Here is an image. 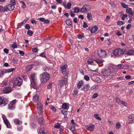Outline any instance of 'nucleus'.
Masks as SVG:
<instances>
[{
  "instance_id": "obj_28",
  "label": "nucleus",
  "mask_w": 134,
  "mask_h": 134,
  "mask_svg": "<svg viewBox=\"0 0 134 134\" xmlns=\"http://www.w3.org/2000/svg\"><path fill=\"white\" fill-rule=\"evenodd\" d=\"M87 18L88 20H91L92 18V15L91 13H89L87 14Z\"/></svg>"
},
{
  "instance_id": "obj_11",
  "label": "nucleus",
  "mask_w": 134,
  "mask_h": 134,
  "mask_svg": "<svg viewBox=\"0 0 134 134\" xmlns=\"http://www.w3.org/2000/svg\"><path fill=\"white\" fill-rule=\"evenodd\" d=\"M16 102V100H14L12 101L8 105V108L10 110H13L14 109L15 104Z\"/></svg>"
},
{
  "instance_id": "obj_21",
  "label": "nucleus",
  "mask_w": 134,
  "mask_h": 134,
  "mask_svg": "<svg viewBox=\"0 0 134 134\" xmlns=\"http://www.w3.org/2000/svg\"><path fill=\"white\" fill-rule=\"evenodd\" d=\"M90 86L88 84H86L85 85L83 88L81 89L83 91H87L88 89Z\"/></svg>"
},
{
  "instance_id": "obj_37",
  "label": "nucleus",
  "mask_w": 134,
  "mask_h": 134,
  "mask_svg": "<svg viewBox=\"0 0 134 134\" xmlns=\"http://www.w3.org/2000/svg\"><path fill=\"white\" fill-rule=\"evenodd\" d=\"M32 52L37 53L38 52V49L37 47L33 48L32 49Z\"/></svg>"
},
{
  "instance_id": "obj_16",
  "label": "nucleus",
  "mask_w": 134,
  "mask_h": 134,
  "mask_svg": "<svg viewBox=\"0 0 134 134\" xmlns=\"http://www.w3.org/2000/svg\"><path fill=\"white\" fill-rule=\"evenodd\" d=\"M66 65H62L61 67V69L62 72L63 74H65L66 73V68H67Z\"/></svg>"
},
{
  "instance_id": "obj_51",
  "label": "nucleus",
  "mask_w": 134,
  "mask_h": 134,
  "mask_svg": "<svg viewBox=\"0 0 134 134\" xmlns=\"http://www.w3.org/2000/svg\"><path fill=\"white\" fill-rule=\"evenodd\" d=\"M128 118L129 119H132L134 120V114H132L130 115L129 116Z\"/></svg>"
},
{
  "instance_id": "obj_23",
  "label": "nucleus",
  "mask_w": 134,
  "mask_h": 134,
  "mask_svg": "<svg viewBox=\"0 0 134 134\" xmlns=\"http://www.w3.org/2000/svg\"><path fill=\"white\" fill-rule=\"evenodd\" d=\"M5 6L4 7H2L0 5V12L1 13L4 12H7Z\"/></svg>"
},
{
  "instance_id": "obj_52",
  "label": "nucleus",
  "mask_w": 134,
  "mask_h": 134,
  "mask_svg": "<svg viewBox=\"0 0 134 134\" xmlns=\"http://www.w3.org/2000/svg\"><path fill=\"white\" fill-rule=\"evenodd\" d=\"M71 124L74 125L76 126L77 125V124L74 122V119H72L71 120Z\"/></svg>"
},
{
  "instance_id": "obj_64",
  "label": "nucleus",
  "mask_w": 134,
  "mask_h": 134,
  "mask_svg": "<svg viewBox=\"0 0 134 134\" xmlns=\"http://www.w3.org/2000/svg\"><path fill=\"white\" fill-rule=\"evenodd\" d=\"M131 26V24H128L126 27V29L127 30H129Z\"/></svg>"
},
{
  "instance_id": "obj_3",
  "label": "nucleus",
  "mask_w": 134,
  "mask_h": 134,
  "mask_svg": "<svg viewBox=\"0 0 134 134\" xmlns=\"http://www.w3.org/2000/svg\"><path fill=\"white\" fill-rule=\"evenodd\" d=\"M23 80L20 77H18L14 80L13 82V86L15 87L16 86L20 87L23 83Z\"/></svg>"
},
{
  "instance_id": "obj_59",
  "label": "nucleus",
  "mask_w": 134,
  "mask_h": 134,
  "mask_svg": "<svg viewBox=\"0 0 134 134\" xmlns=\"http://www.w3.org/2000/svg\"><path fill=\"white\" fill-rule=\"evenodd\" d=\"M122 66H123V64H119L118 66V69H122Z\"/></svg>"
},
{
  "instance_id": "obj_33",
  "label": "nucleus",
  "mask_w": 134,
  "mask_h": 134,
  "mask_svg": "<svg viewBox=\"0 0 134 134\" xmlns=\"http://www.w3.org/2000/svg\"><path fill=\"white\" fill-rule=\"evenodd\" d=\"M71 4L70 2H68L66 5L65 8L68 9H70L71 8Z\"/></svg>"
},
{
  "instance_id": "obj_20",
  "label": "nucleus",
  "mask_w": 134,
  "mask_h": 134,
  "mask_svg": "<svg viewBox=\"0 0 134 134\" xmlns=\"http://www.w3.org/2000/svg\"><path fill=\"white\" fill-rule=\"evenodd\" d=\"M98 29V27L96 26L95 25L91 28L90 30V31L91 33H94L97 31Z\"/></svg>"
},
{
  "instance_id": "obj_55",
  "label": "nucleus",
  "mask_w": 134,
  "mask_h": 134,
  "mask_svg": "<svg viewBox=\"0 0 134 134\" xmlns=\"http://www.w3.org/2000/svg\"><path fill=\"white\" fill-rule=\"evenodd\" d=\"M52 83H49L48 85L47 86V88L49 89L51 88L52 86Z\"/></svg>"
},
{
  "instance_id": "obj_43",
  "label": "nucleus",
  "mask_w": 134,
  "mask_h": 134,
  "mask_svg": "<svg viewBox=\"0 0 134 134\" xmlns=\"http://www.w3.org/2000/svg\"><path fill=\"white\" fill-rule=\"evenodd\" d=\"M27 34L28 35L30 36H32L33 34V32L31 30H28L27 31Z\"/></svg>"
},
{
  "instance_id": "obj_9",
  "label": "nucleus",
  "mask_w": 134,
  "mask_h": 134,
  "mask_svg": "<svg viewBox=\"0 0 134 134\" xmlns=\"http://www.w3.org/2000/svg\"><path fill=\"white\" fill-rule=\"evenodd\" d=\"M8 102V100L3 97H0V105L4 106L6 105Z\"/></svg>"
},
{
  "instance_id": "obj_18",
  "label": "nucleus",
  "mask_w": 134,
  "mask_h": 134,
  "mask_svg": "<svg viewBox=\"0 0 134 134\" xmlns=\"http://www.w3.org/2000/svg\"><path fill=\"white\" fill-rule=\"evenodd\" d=\"M116 102L118 103H120L121 104H123L125 106H126L127 105V103L124 101H121L120 99L118 98H117L116 99Z\"/></svg>"
},
{
  "instance_id": "obj_22",
  "label": "nucleus",
  "mask_w": 134,
  "mask_h": 134,
  "mask_svg": "<svg viewBox=\"0 0 134 134\" xmlns=\"http://www.w3.org/2000/svg\"><path fill=\"white\" fill-rule=\"evenodd\" d=\"M39 96L38 94H36L34 96L33 98V100L35 102H37L38 100Z\"/></svg>"
},
{
  "instance_id": "obj_53",
  "label": "nucleus",
  "mask_w": 134,
  "mask_h": 134,
  "mask_svg": "<svg viewBox=\"0 0 134 134\" xmlns=\"http://www.w3.org/2000/svg\"><path fill=\"white\" fill-rule=\"evenodd\" d=\"M98 96V94L97 93H95L93 94L92 97L93 98H96Z\"/></svg>"
},
{
  "instance_id": "obj_49",
  "label": "nucleus",
  "mask_w": 134,
  "mask_h": 134,
  "mask_svg": "<svg viewBox=\"0 0 134 134\" xmlns=\"http://www.w3.org/2000/svg\"><path fill=\"white\" fill-rule=\"evenodd\" d=\"M84 78L85 80L87 81H88L90 80L89 77L87 75H85L84 76Z\"/></svg>"
},
{
  "instance_id": "obj_50",
  "label": "nucleus",
  "mask_w": 134,
  "mask_h": 134,
  "mask_svg": "<svg viewBox=\"0 0 134 134\" xmlns=\"http://www.w3.org/2000/svg\"><path fill=\"white\" fill-rule=\"evenodd\" d=\"M127 15L126 14H124L121 17L122 20H124L125 18H127Z\"/></svg>"
},
{
  "instance_id": "obj_31",
  "label": "nucleus",
  "mask_w": 134,
  "mask_h": 134,
  "mask_svg": "<svg viewBox=\"0 0 134 134\" xmlns=\"http://www.w3.org/2000/svg\"><path fill=\"white\" fill-rule=\"evenodd\" d=\"M87 63L88 64L93 65L94 62L91 59H89L87 61Z\"/></svg>"
},
{
  "instance_id": "obj_2",
  "label": "nucleus",
  "mask_w": 134,
  "mask_h": 134,
  "mask_svg": "<svg viewBox=\"0 0 134 134\" xmlns=\"http://www.w3.org/2000/svg\"><path fill=\"white\" fill-rule=\"evenodd\" d=\"M30 79L31 80V87L34 88L37 87L36 82V79H35V74L34 73L31 74L30 75Z\"/></svg>"
},
{
  "instance_id": "obj_54",
  "label": "nucleus",
  "mask_w": 134,
  "mask_h": 134,
  "mask_svg": "<svg viewBox=\"0 0 134 134\" xmlns=\"http://www.w3.org/2000/svg\"><path fill=\"white\" fill-rule=\"evenodd\" d=\"M126 12L127 13H130L131 11H132V10L130 8H127V9H126Z\"/></svg>"
},
{
  "instance_id": "obj_41",
  "label": "nucleus",
  "mask_w": 134,
  "mask_h": 134,
  "mask_svg": "<svg viewBox=\"0 0 134 134\" xmlns=\"http://www.w3.org/2000/svg\"><path fill=\"white\" fill-rule=\"evenodd\" d=\"M23 127L21 126H17V130L18 131H21L22 130Z\"/></svg>"
},
{
  "instance_id": "obj_36",
  "label": "nucleus",
  "mask_w": 134,
  "mask_h": 134,
  "mask_svg": "<svg viewBox=\"0 0 134 134\" xmlns=\"http://www.w3.org/2000/svg\"><path fill=\"white\" fill-rule=\"evenodd\" d=\"M94 116L95 118L98 120H101V118L99 116L98 114H96L94 115Z\"/></svg>"
},
{
  "instance_id": "obj_30",
  "label": "nucleus",
  "mask_w": 134,
  "mask_h": 134,
  "mask_svg": "<svg viewBox=\"0 0 134 134\" xmlns=\"http://www.w3.org/2000/svg\"><path fill=\"white\" fill-rule=\"evenodd\" d=\"M60 124L59 122H58L55 124L54 127L56 129H59L60 127Z\"/></svg>"
},
{
  "instance_id": "obj_14",
  "label": "nucleus",
  "mask_w": 134,
  "mask_h": 134,
  "mask_svg": "<svg viewBox=\"0 0 134 134\" xmlns=\"http://www.w3.org/2000/svg\"><path fill=\"white\" fill-rule=\"evenodd\" d=\"M12 91V89L10 87H5L3 89V91L4 93H8Z\"/></svg>"
},
{
  "instance_id": "obj_58",
  "label": "nucleus",
  "mask_w": 134,
  "mask_h": 134,
  "mask_svg": "<svg viewBox=\"0 0 134 134\" xmlns=\"http://www.w3.org/2000/svg\"><path fill=\"white\" fill-rule=\"evenodd\" d=\"M30 28V27L28 24H26L25 26V28L26 29L29 30Z\"/></svg>"
},
{
  "instance_id": "obj_63",
  "label": "nucleus",
  "mask_w": 134,
  "mask_h": 134,
  "mask_svg": "<svg viewBox=\"0 0 134 134\" xmlns=\"http://www.w3.org/2000/svg\"><path fill=\"white\" fill-rule=\"evenodd\" d=\"M51 109L54 112H55L56 111V109L53 106H52L51 107Z\"/></svg>"
},
{
  "instance_id": "obj_25",
  "label": "nucleus",
  "mask_w": 134,
  "mask_h": 134,
  "mask_svg": "<svg viewBox=\"0 0 134 134\" xmlns=\"http://www.w3.org/2000/svg\"><path fill=\"white\" fill-rule=\"evenodd\" d=\"M74 10V12L75 13H77L80 12V8L78 7H75Z\"/></svg>"
},
{
  "instance_id": "obj_4",
  "label": "nucleus",
  "mask_w": 134,
  "mask_h": 134,
  "mask_svg": "<svg viewBox=\"0 0 134 134\" xmlns=\"http://www.w3.org/2000/svg\"><path fill=\"white\" fill-rule=\"evenodd\" d=\"M125 52L124 49L117 48L115 49L113 51V54L116 57H120L122 56Z\"/></svg>"
},
{
  "instance_id": "obj_47",
  "label": "nucleus",
  "mask_w": 134,
  "mask_h": 134,
  "mask_svg": "<svg viewBox=\"0 0 134 134\" xmlns=\"http://www.w3.org/2000/svg\"><path fill=\"white\" fill-rule=\"evenodd\" d=\"M129 66L128 65H123V66H122V69H126L129 68Z\"/></svg>"
},
{
  "instance_id": "obj_38",
  "label": "nucleus",
  "mask_w": 134,
  "mask_h": 134,
  "mask_svg": "<svg viewBox=\"0 0 134 134\" xmlns=\"http://www.w3.org/2000/svg\"><path fill=\"white\" fill-rule=\"evenodd\" d=\"M95 79V81L97 83H99L101 82V79L99 77H96Z\"/></svg>"
},
{
  "instance_id": "obj_45",
  "label": "nucleus",
  "mask_w": 134,
  "mask_h": 134,
  "mask_svg": "<svg viewBox=\"0 0 134 134\" xmlns=\"http://www.w3.org/2000/svg\"><path fill=\"white\" fill-rule=\"evenodd\" d=\"M43 119L42 118H39L38 119V121L40 125L42 124V122H43Z\"/></svg>"
},
{
  "instance_id": "obj_12",
  "label": "nucleus",
  "mask_w": 134,
  "mask_h": 134,
  "mask_svg": "<svg viewBox=\"0 0 134 134\" xmlns=\"http://www.w3.org/2000/svg\"><path fill=\"white\" fill-rule=\"evenodd\" d=\"M86 127L88 131L90 132H93L95 128L94 125L92 124H90L89 125H86Z\"/></svg>"
},
{
  "instance_id": "obj_24",
  "label": "nucleus",
  "mask_w": 134,
  "mask_h": 134,
  "mask_svg": "<svg viewBox=\"0 0 134 134\" xmlns=\"http://www.w3.org/2000/svg\"><path fill=\"white\" fill-rule=\"evenodd\" d=\"M94 60L98 64L102 63L103 62L102 60L97 58H96L94 59Z\"/></svg>"
},
{
  "instance_id": "obj_34",
  "label": "nucleus",
  "mask_w": 134,
  "mask_h": 134,
  "mask_svg": "<svg viewBox=\"0 0 134 134\" xmlns=\"http://www.w3.org/2000/svg\"><path fill=\"white\" fill-rule=\"evenodd\" d=\"M122 6L124 8H128V5L125 4L123 2H121L120 3Z\"/></svg>"
},
{
  "instance_id": "obj_29",
  "label": "nucleus",
  "mask_w": 134,
  "mask_h": 134,
  "mask_svg": "<svg viewBox=\"0 0 134 134\" xmlns=\"http://www.w3.org/2000/svg\"><path fill=\"white\" fill-rule=\"evenodd\" d=\"M82 83L83 82L81 80L78 83L77 87L78 89H80L81 87L83 84Z\"/></svg>"
},
{
  "instance_id": "obj_62",
  "label": "nucleus",
  "mask_w": 134,
  "mask_h": 134,
  "mask_svg": "<svg viewBox=\"0 0 134 134\" xmlns=\"http://www.w3.org/2000/svg\"><path fill=\"white\" fill-rule=\"evenodd\" d=\"M21 3L23 5L22 6V8H26V5L24 2L23 1H21Z\"/></svg>"
},
{
  "instance_id": "obj_26",
  "label": "nucleus",
  "mask_w": 134,
  "mask_h": 134,
  "mask_svg": "<svg viewBox=\"0 0 134 134\" xmlns=\"http://www.w3.org/2000/svg\"><path fill=\"white\" fill-rule=\"evenodd\" d=\"M68 110H66L63 109L61 111V113L64 116H67L68 114Z\"/></svg>"
},
{
  "instance_id": "obj_17",
  "label": "nucleus",
  "mask_w": 134,
  "mask_h": 134,
  "mask_svg": "<svg viewBox=\"0 0 134 134\" xmlns=\"http://www.w3.org/2000/svg\"><path fill=\"white\" fill-rule=\"evenodd\" d=\"M62 107L63 110H68L69 108V104L67 103H63L62 104Z\"/></svg>"
},
{
  "instance_id": "obj_5",
  "label": "nucleus",
  "mask_w": 134,
  "mask_h": 134,
  "mask_svg": "<svg viewBox=\"0 0 134 134\" xmlns=\"http://www.w3.org/2000/svg\"><path fill=\"white\" fill-rule=\"evenodd\" d=\"M91 9V6L85 4L80 9V12L82 13H87Z\"/></svg>"
},
{
  "instance_id": "obj_57",
  "label": "nucleus",
  "mask_w": 134,
  "mask_h": 134,
  "mask_svg": "<svg viewBox=\"0 0 134 134\" xmlns=\"http://www.w3.org/2000/svg\"><path fill=\"white\" fill-rule=\"evenodd\" d=\"M116 34L118 36H121L122 35V33L119 31H117Z\"/></svg>"
},
{
  "instance_id": "obj_19",
  "label": "nucleus",
  "mask_w": 134,
  "mask_h": 134,
  "mask_svg": "<svg viewBox=\"0 0 134 134\" xmlns=\"http://www.w3.org/2000/svg\"><path fill=\"white\" fill-rule=\"evenodd\" d=\"M14 123L16 125H20L22 123V121L18 119H15L13 120Z\"/></svg>"
},
{
  "instance_id": "obj_42",
  "label": "nucleus",
  "mask_w": 134,
  "mask_h": 134,
  "mask_svg": "<svg viewBox=\"0 0 134 134\" xmlns=\"http://www.w3.org/2000/svg\"><path fill=\"white\" fill-rule=\"evenodd\" d=\"M121 126V124L119 122H117L116 124L115 127L117 129L120 128Z\"/></svg>"
},
{
  "instance_id": "obj_27",
  "label": "nucleus",
  "mask_w": 134,
  "mask_h": 134,
  "mask_svg": "<svg viewBox=\"0 0 134 134\" xmlns=\"http://www.w3.org/2000/svg\"><path fill=\"white\" fill-rule=\"evenodd\" d=\"M126 54L130 55H134V51L131 50L128 51L126 52Z\"/></svg>"
},
{
  "instance_id": "obj_13",
  "label": "nucleus",
  "mask_w": 134,
  "mask_h": 134,
  "mask_svg": "<svg viewBox=\"0 0 134 134\" xmlns=\"http://www.w3.org/2000/svg\"><path fill=\"white\" fill-rule=\"evenodd\" d=\"M111 71L109 69H105L102 71V75L104 76H107L110 75Z\"/></svg>"
},
{
  "instance_id": "obj_39",
  "label": "nucleus",
  "mask_w": 134,
  "mask_h": 134,
  "mask_svg": "<svg viewBox=\"0 0 134 134\" xmlns=\"http://www.w3.org/2000/svg\"><path fill=\"white\" fill-rule=\"evenodd\" d=\"M40 56L41 57L46 58V53L44 52L43 53H41L40 54Z\"/></svg>"
},
{
  "instance_id": "obj_1",
  "label": "nucleus",
  "mask_w": 134,
  "mask_h": 134,
  "mask_svg": "<svg viewBox=\"0 0 134 134\" xmlns=\"http://www.w3.org/2000/svg\"><path fill=\"white\" fill-rule=\"evenodd\" d=\"M41 82L42 83H44L49 80L50 76L49 74L47 72H44L40 75Z\"/></svg>"
},
{
  "instance_id": "obj_61",
  "label": "nucleus",
  "mask_w": 134,
  "mask_h": 134,
  "mask_svg": "<svg viewBox=\"0 0 134 134\" xmlns=\"http://www.w3.org/2000/svg\"><path fill=\"white\" fill-rule=\"evenodd\" d=\"M31 126L32 128H36V126L35 124L32 123L31 124Z\"/></svg>"
},
{
  "instance_id": "obj_32",
  "label": "nucleus",
  "mask_w": 134,
  "mask_h": 134,
  "mask_svg": "<svg viewBox=\"0 0 134 134\" xmlns=\"http://www.w3.org/2000/svg\"><path fill=\"white\" fill-rule=\"evenodd\" d=\"M78 92V90L77 89H74L73 93V96L74 97H75Z\"/></svg>"
},
{
  "instance_id": "obj_56",
  "label": "nucleus",
  "mask_w": 134,
  "mask_h": 134,
  "mask_svg": "<svg viewBox=\"0 0 134 134\" xmlns=\"http://www.w3.org/2000/svg\"><path fill=\"white\" fill-rule=\"evenodd\" d=\"M10 4H12L14 5L15 4V0H11L10 2Z\"/></svg>"
},
{
  "instance_id": "obj_7",
  "label": "nucleus",
  "mask_w": 134,
  "mask_h": 134,
  "mask_svg": "<svg viewBox=\"0 0 134 134\" xmlns=\"http://www.w3.org/2000/svg\"><path fill=\"white\" fill-rule=\"evenodd\" d=\"M97 53L98 56L101 58L105 57L107 54L106 52L102 49L98 50Z\"/></svg>"
},
{
  "instance_id": "obj_8",
  "label": "nucleus",
  "mask_w": 134,
  "mask_h": 134,
  "mask_svg": "<svg viewBox=\"0 0 134 134\" xmlns=\"http://www.w3.org/2000/svg\"><path fill=\"white\" fill-rule=\"evenodd\" d=\"M43 105L42 103H38L37 104V111L38 113L40 115L42 114L43 112Z\"/></svg>"
},
{
  "instance_id": "obj_48",
  "label": "nucleus",
  "mask_w": 134,
  "mask_h": 134,
  "mask_svg": "<svg viewBox=\"0 0 134 134\" xmlns=\"http://www.w3.org/2000/svg\"><path fill=\"white\" fill-rule=\"evenodd\" d=\"M6 73V71L5 70H3V71H2L1 72V73L0 74V77H1L3 76L4 74Z\"/></svg>"
},
{
  "instance_id": "obj_60",
  "label": "nucleus",
  "mask_w": 134,
  "mask_h": 134,
  "mask_svg": "<svg viewBox=\"0 0 134 134\" xmlns=\"http://www.w3.org/2000/svg\"><path fill=\"white\" fill-rule=\"evenodd\" d=\"M131 78V77L130 75H127L125 77V78L126 80H128L130 79Z\"/></svg>"
},
{
  "instance_id": "obj_10",
  "label": "nucleus",
  "mask_w": 134,
  "mask_h": 134,
  "mask_svg": "<svg viewBox=\"0 0 134 134\" xmlns=\"http://www.w3.org/2000/svg\"><path fill=\"white\" fill-rule=\"evenodd\" d=\"M67 83V79L66 78H63L62 80H60L59 82V86L60 87H62L64 85H66Z\"/></svg>"
},
{
  "instance_id": "obj_46",
  "label": "nucleus",
  "mask_w": 134,
  "mask_h": 134,
  "mask_svg": "<svg viewBox=\"0 0 134 134\" xmlns=\"http://www.w3.org/2000/svg\"><path fill=\"white\" fill-rule=\"evenodd\" d=\"M124 24V23L122 21H117V24L118 25H122Z\"/></svg>"
},
{
  "instance_id": "obj_6",
  "label": "nucleus",
  "mask_w": 134,
  "mask_h": 134,
  "mask_svg": "<svg viewBox=\"0 0 134 134\" xmlns=\"http://www.w3.org/2000/svg\"><path fill=\"white\" fill-rule=\"evenodd\" d=\"M2 117L3 120L6 126L8 128H11L12 126L10 124L9 121L7 119L6 116L3 115L2 116Z\"/></svg>"
},
{
  "instance_id": "obj_15",
  "label": "nucleus",
  "mask_w": 134,
  "mask_h": 134,
  "mask_svg": "<svg viewBox=\"0 0 134 134\" xmlns=\"http://www.w3.org/2000/svg\"><path fill=\"white\" fill-rule=\"evenodd\" d=\"M7 11L8 10L10 11L13 10L14 8V5L12 4H9L5 6Z\"/></svg>"
},
{
  "instance_id": "obj_44",
  "label": "nucleus",
  "mask_w": 134,
  "mask_h": 134,
  "mask_svg": "<svg viewBox=\"0 0 134 134\" xmlns=\"http://www.w3.org/2000/svg\"><path fill=\"white\" fill-rule=\"evenodd\" d=\"M12 48L14 49L18 47L17 44L16 43H13L12 45Z\"/></svg>"
},
{
  "instance_id": "obj_40",
  "label": "nucleus",
  "mask_w": 134,
  "mask_h": 134,
  "mask_svg": "<svg viewBox=\"0 0 134 134\" xmlns=\"http://www.w3.org/2000/svg\"><path fill=\"white\" fill-rule=\"evenodd\" d=\"M15 70L14 68H10L8 70H5L7 72H13Z\"/></svg>"
},
{
  "instance_id": "obj_35",
  "label": "nucleus",
  "mask_w": 134,
  "mask_h": 134,
  "mask_svg": "<svg viewBox=\"0 0 134 134\" xmlns=\"http://www.w3.org/2000/svg\"><path fill=\"white\" fill-rule=\"evenodd\" d=\"M66 24L68 25H70L72 24L71 21L69 19H67L66 21Z\"/></svg>"
}]
</instances>
